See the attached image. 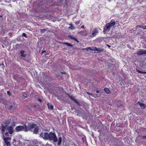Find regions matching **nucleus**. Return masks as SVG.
I'll return each instance as SVG.
<instances>
[{
    "label": "nucleus",
    "mask_w": 146,
    "mask_h": 146,
    "mask_svg": "<svg viewBox=\"0 0 146 146\" xmlns=\"http://www.w3.org/2000/svg\"><path fill=\"white\" fill-rule=\"evenodd\" d=\"M62 140V138L61 137H60L58 138V142L57 143V144L58 145H59L60 144V143H61Z\"/></svg>",
    "instance_id": "nucleus-17"
},
{
    "label": "nucleus",
    "mask_w": 146,
    "mask_h": 146,
    "mask_svg": "<svg viewBox=\"0 0 146 146\" xmlns=\"http://www.w3.org/2000/svg\"><path fill=\"white\" fill-rule=\"evenodd\" d=\"M142 29H146V26H143Z\"/></svg>",
    "instance_id": "nucleus-32"
},
{
    "label": "nucleus",
    "mask_w": 146,
    "mask_h": 146,
    "mask_svg": "<svg viewBox=\"0 0 146 146\" xmlns=\"http://www.w3.org/2000/svg\"><path fill=\"white\" fill-rule=\"evenodd\" d=\"M98 50H97V51H98L99 52H102L103 50L102 49H101L100 48H98Z\"/></svg>",
    "instance_id": "nucleus-27"
},
{
    "label": "nucleus",
    "mask_w": 146,
    "mask_h": 146,
    "mask_svg": "<svg viewBox=\"0 0 146 146\" xmlns=\"http://www.w3.org/2000/svg\"><path fill=\"white\" fill-rule=\"evenodd\" d=\"M1 64H0V66H1Z\"/></svg>",
    "instance_id": "nucleus-47"
},
{
    "label": "nucleus",
    "mask_w": 146,
    "mask_h": 146,
    "mask_svg": "<svg viewBox=\"0 0 146 146\" xmlns=\"http://www.w3.org/2000/svg\"><path fill=\"white\" fill-rule=\"evenodd\" d=\"M22 36L25 37V38L27 37V35L25 33H23Z\"/></svg>",
    "instance_id": "nucleus-26"
},
{
    "label": "nucleus",
    "mask_w": 146,
    "mask_h": 146,
    "mask_svg": "<svg viewBox=\"0 0 146 146\" xmlns=\"http://www.w3.org/2000/svg\"><path fill=\"white\" fill-rule=\"evenodd\" d=\"M39 78V79L41 81L44 80L42 79V78H43V73H42V74H40Z\"/></svg>",
    "instance_id": "nucleus-19"
},
{
    "label": "nucleus",
    "mask_w": 146,
    "mask_h": 146,
    "mask_svg": "<svg viewBox=\"0 0 146 146\" xmlns=\"http://www.w3.org/2000/svg\"><path fill=\"white\" fill-rule=\"evenodd\" d=\"M2 133L4 135L2 136L3 139L5 143L7 146H11L10 141H11V138L9 137V135H8L7 132L4 133V130L3 129L2 131Z\"/></svg>",
    "instance_id": "nucleus-4"
},
{
    "label": "nucleus",
    "mask_w": 146,
    "mask_h": 146,
    "mask_svg": "<svg viewBox=\"0 0 146 146\" xmlns=\"http://www.w3.org/2000/svg\"><path fill=\"white\" fill-rule=\"evenodd\" d=\"M82 140L83 142H84V137H82Z\"/></svg>",
    "instance_id": "nucleus-34"
},
{
    "label": "nucleus",
    "mask_w": 146,
    "mask_h": 146,
    "mask_svg": "<svg viewBox=\"0 0 146 146\" xmlns=\"http://www.w3.org/2000/svg\"><path fill=\"white\" fill-rule=\"evenodd\" d=\"M81 35L86 36L87 35V31H81L80 32Z\"/></svg>",
    "instance_id": "nucleus-13"
},
{
    "label": "nucleus",
    "mask_w": 146,
    "mask_h": 146,
    "mask_svg": "<svg viewBox=\"0 0 146 146\" xmlns=\"http://www.w3.org/2000/svg\"><path fill=\"white\" fill-rule=\"evenodd\" d=\"M96 92L97 93H100V91L97 90L96 91Z\"/></svg>",
    "instance_id": "nucleus-40"
},
{
    "label": "nucleus",
    "mask_w": 146,
    "mask_h": 146,
    "mask_svg": "<svg viewBox=\"0 0 146 146\" xmlns=\"http://www.w3.org/2000/svg\"><path fill=\"white\" fill-rule=\"evenodd\" d=\"M7 94L9 96H11V92L10 91H7Z\"/></svg>",
    "instance_id": "nucleus-25"
},
{
    "label": "nucleus",
    "mask_w": 146,
    "mask_h": 146,
    "mask_svg": "<svg viewBox=\"0 0 146 146\" xmlns=\"http://www.w3.org/2000/svg\"><path fill=\"white\" fill-rule=\"evenodd\" d=\"M69 98L72 100L74 101L75 103H76L78 105H80V103L78 102L77 100L76 99L74 98V97L73 96H69Z\"/></svg>",
    "instance_id": "nucleus-10"
},
{
    "label": "nucleus",
    "mask_w": 146,
    "mask_h": 146,
    "mask_svg": "<svg viewBox=\"0 0 146 146\" xmlns=\"http://www.w3.org/2000/svg\"><path fill=\"white\" fill-rule=\"evenodd\" d=\"M146 48V47H145V48Z\"/></svg>",
    "instance_id": "nucleus-46"
},
{
    "label": "nucleus",
    "mask_w": 146,
    "mask_h": 146,
    "mask_svg": "<svg viewBox=\"0 0 146 146\" xmlns=\"http://www.w3.org/2000/svg\"><path fill=\"white\" fill-rule=\"evenodd\" d=\"M107 45L108 46L109 48H110L111 47V46L109 45Z\"/></svg>",
    "instance_id": "nucleus-42"
},
{
    "label": "nucleus",
    "mask_w": 146,
    "mask_h": 146,
    "mask_svg": "<svg viewBox=\"0 0 146 146\" xmlns=\"http://www.w3.org/2000/svg\"><path fill=\"white\" fill-rule=\"evenodd\" d=\"M63 44H66L67 45V46H69L71 47H72L73 46V45H72L69 43L65 42L63 43Z\"/></svg>",
    "instance_id": "nucleus-20"
},
{
    "label": "nucleus",
    "mask_w": 146,
    "mask_h": 146,
    "mask_svg": "<svg viewBox=\"0 0 146 146\" xmlns=\"http://www.w3.org/2000/svg\"><path fill=\"white\" fill-rule=\"evenodd\" d=\"M104 90L106 93L107 94H110V91L107 88H104Z\"/></svg>",
    "instance_id": "nucleus-14"
},
{
    "label": "nucleus",
    "mask_w": 146,
    "mask_h": 146,
    "mask_svg": "<svg viewBox=\"0 0 146 146\" xmlns=\"http://www.w3.org/2000/svg\"><path fill=\"white\" fill-rule=\"evenodd\" d=\"M36 125L35 124L29 123L27 125L26 124H24L23 126H17L15 128V130L17 132L21 131L28 132V131L32 132Z\"/></svg>",
    "instance_id": "nucleus-2"
},
{
    "label": "nucleus",
    "mask_w": 146,
    "mask_h": 146,
    "mask_svg": "<svg viewBox=\"0 0 146 146\" xmlns=\"http://www.w3.org/2000/svg\"><path fill=\"white\" fill-rule=\"evenodd\" d=\"M75 23L77 25H78L79 24V23H80V21H76Z\"/></svg>",
    "instance_id": "nucleus-28"
},
{
    "label": "nucleus",
    "mask_w": 146,
    "mask_h": 146,
    "mask_svg": "<svg viewBox=\"0 0 146 146\" xmlns=\"http://www.w3.org/2000/svg\"><path fill=\"white\" fill-rule=\"evenodd\" d=\"M69 37L70 39L74 40L75 41H76L77 42H79L78 40L76 38L74 37H73L71 36H70Z\"/></svg>",
    "instance_id": "nucleus-16"
},
{
    "label": "nucleus",
    "mask_w": 146,
    "mask_h": 146,
    "mask_svg": "<svg viewBox=\"0 0 146 146\" xmlns=\"http://www.w3.org/2000/svg\"><path fill=\"white\" fill-rule=\"evenodd\" d=\"M34 128L33 133H35V134H37L39 131V128L37 126H36V125L35 127Z\"/></svg>",
    "instance_id": "nucleus-11"
},
{
    "label": "nucleus",
    "mask_w": 146,
    "mask_h": 146,
    "mask_svg": "<svg viewBox=\"0 0 146 146\" xmlns=\"http://www.w3.org/2000/svg\"><path fill=\"white\" fill-rule=\"evenodd\" d=\"M61 73L62 74H65V73H63V72H61Z\"/></svg>",
    "instance_id": "nucleus-45"
},
{
    "label": "nucleus",
    "mask_w": 146,
    "mask_h": 146,
    "mask_svg": "<svg viewBox=\"0 0 146 146\" xmlns=\"http://www.w3.org/2000/svg\"><path fill=\"white\" fill-rule=\"evenodd\" d=\"M88 50H92V48L91 47H88Z\"/></svg>",
    "instance_id": "nucleus-33"
},
{
    "label": "nucleus",
    "mask_w": 146,
    "mask_h": 146,
    "mask_svg": "<svg viewBox=\"0 0 146 146\" xmlns=\"http://www.w3.org/2000/svg\"><path fill=\"white\" fill-rule=\"evenodd\" d=\"M13 107V106L12 105H11L9 106V108L11 110V109H12Z\"/></svg>",
    "instance_id": "nucleus-31"
},
{
    "label": "nucleus",
    "mask_w": 146,
    "mask_h": 146,
    "mask_svg": "<svg viewBox=\"0 0 146 146\" xmlns=\"http://www.w3.org/2000/svg\"><path fill=\"white\" fill-rule=\"evenodd\" d=\"M38 100L40 102H41V100L40 99H38Z\"/></svg>",
    "instance_id": "nucleus-39"
},
{
    "label": "nucleus",
    "mask_w": 146,
    "mask_h": 146,
    "mask_svg": "<svg viewBox=\"0 0 146 146\" xmlns=\"http://www.w3.org/2000/svg\"><path fill=\"white\" fill-rule=\"evenodd\" d=\"M98 32V29L97 28H95L92 30V35L90 36L92 37L95 36Z\"/></svg>",
    "instance_id": "nucleus-7"
},
{
    "label": "nucleus",
    "mask_w": 146,
    "mask_h": 146,
    "mask_svg": "<svg viewBox=\"0 0 146 146\" xmlns=\"http://www.w3.org/2000/svg\"><path fill=\"white\" fill-rule=\"evenodd\" d=\"M25 52V51L24 50H21L20 53L21 54V56L23 57H25L26 56V55L25 54H24V53Z\"/></svg>",
    "instance_id": "nucleus-15"
},
{
    "label": "nucleus",
    "mask_w": 146,
    "mask_h": 146,
    "mask_svg": "<svg viewBox=\"0 0 146 146\" xmlns=\"http://www.w3.org/2000/svg\"><path fill=\"white\" fill-rule=\"evenodd\" d=\"M46 52V50H44V51H42V53H43L44 52Z\"/></svg>",
    "instance_id": "nucleus-43"
},
{
    "label": "nucleus",
    "mask_w": 146,
    "mask_h": 146,
    "mask_svg": "<svg viewBox=\"0 0 146 146\" xmlns=\"http://www.w3.org/2000/svg\"><path fill=\"white\" fill-rule=\"evenodd\" d=\"M137 104H138L140 106L141 108L142 109H144L146 108V105L145 104L142 103L139 101L137 102Z\"/></svg>",
    "instance_id": "nucleus-9"
},
{
    "label": "nucleus",
    "mask_w": 146,
    "mask_h": 146,
    "mask_svg": "<svg viewBox=\"0 0 146 146\" xmlns=\"http://www.w3.org/2000/svg\"><path fill=\"white\" fill-rule=\"evenodd\" d=\"M116 24V23L114 20H112L109 23H106L104 28L103 32L105 33L107 31H109L110 28L114 27Z\"/></svg>",
    "instance_id": "nucleus-3"
},
{
    "label": "nucleus",
    "mask_w": 146,
    "mask_h": 146,
    "mask_svg": "<svg viewBox=\"0 0 146 146\" xmlns=\"http://www.w3.org/2000/svg\"><path fill=\"white\" fill-rule=\"evenodd\" d=\"M43 78H42V80H44L46 79L48 77V76L45 74V73H43Z\"/></svg>",
    "instance_id": "nucleus-18"
},
{
    "label": "nucleus",
    "mask_w": 146,
    "mask_h": 146,
    "mask_svg": "<svg viewBox=\"0 0 146 146\" xmlns=\"http://www.w3.org/2000/svg\"><path fill=\"white\" fill-rule=\"evenodd\" d=\"M70 25H71L70 27H69V28L71 29H75V28L72 25V24H69Z\"/></svg>",
    "instance_id": "nucleus-22"
},
{
    "label": "nucleus",
    "mask_w": 146,
    "mask_h": 146,
    "mask_svg": "<svg viewBox=\"0 0 146 146\" xmlns=\"http://www.w3.org/2000/svg\"><path fill=\"white\" fill-rule=\"evenodd\" d=\"M98 50V48L96 47H93L92 48V51H97Z\"/></svg>",
    "instance_id": "nucleus-23"
},
{
    "label": "nucleus",
    "mask_w": 146,
    "mask_h": 146,
    "mask_svg": "<svg viewBox=\"0 0 146 146\" xmlns=\"http://www.w3.org/2000/svg\"><path fill=\"white\" fill-rule=\"evenodd\" d=\"M136 71L140 74H146V72H143L141 71L138 69H136Z\"/></svg>",
    "instance_id": "nucleus-21"
},
{
    "label": "nucleus",
    "mask_w": 146,
    "mask_h": 146,
    "mask_svg": "<svg viewBox=\"0 0 146 146\" xmlns=\"http://www.w3.org/2000/svg\"><path fill=\"white\" fill-rule=\"evenodd\" d=\"M117 27H121V25H120L119 24H118V25L117 26Z\"/></svg>",
    "instance_id": "nucleus-37"
},
{
    "label": "nucleus",
    "mask_w": 146,
    "mask_h": 146,
    "mask_svg": "<svg viewBox=\"0 0 146 146\" xmlns=\"http://www.w3.org/2000/svg\"><path fill=\"white\" fill-rule=\"evenodd\" d=\"M49 135L48 139L50 140H53L55 142L57 141V138L55 133L50 132L49 133Z\"/></svg>",
    "instance_id": "nucleus-5"
},
{
    "label": "nucleus",
    "mask_w": 146,
    "mask_h": 146,
    "mask_svg": "<svg viewBox=\"0 0 146 146\" xmlns=\"http://www.w3.org/2000/svg\"><path fill=\"white\" fill-rule=\"evenodd\" d=\"M9 35L10 36H11L12 35V34L11 33H9Z\"/></svg>",
    "instance_id": "nucleus-44"
},
{
    "label": "nucleus",
    "mask_w": 146,
    "mask_h": 146,
    "mask_svg": "<svg viewBox=\"0 0 146 146\" xmlns=\"http://www.w3.org/2000/svg\"><path fill=\"white\" fill-rule=\"evenodd\" d=\"M84 26L83 25L81 27V28L82 29H84Z\"/></svg>",
    "instance_id": "nucleus-38"
},
{
    "label": "nucleus",
    "mask_w": 146,
    "mask_h": 146,
    "mask_svg": "<svg viewBox=\"0 0 146 146\" xmlns=\"http://www.w3.org/2000/svg\"><path fill=\"white\" fill-rule=\"evenodd\" d=\"M46 30L45 29H40V32L41 33H43L45 32Z\"/></svg>",
    "instance_id": "nucleus-24"
},
{
    "label": "nucleus",
    "mask_w": 146,
    "mask_h": 146,
    "mask_svg": "<svg viewBox=\"0 0 146 146\" xmlns=\"http://www.w3.org/2000/svg\"><path fill=\"white\" fill-rule=\"evenodd\" d=\"M47 105L49 110H52L53 109L54 107L51 104L48 103L47 104Z\"/></svg>",
    "instance_id": "nucleus-12"
},
{
    "label": "nucleus",
    "mask_w": 146,
    "mask_h": 146,
    "mask_svg": "<svg viewBox=\"0 0 146 146\" xmlns=\"http://www.w3.org/2000/svg\"><path fill=\"white\" fill-rule=\"evenodd\" d=\"M11 120H5L3 123V124H1V126L0 127V131L2 135H4L2 133V131L3 129L4 130V133L7 132L9 134L11 135L14 132V129L13 127L11 126H9L8 125L11 123Z\"/></svg>",
    "instance_id": "nucleus-1"
},
{
    "label": "nucleus",
    "mask_w": 146,
    "mask_h": 146,
    "mask_svg": "<svg viewBox=\"0 0 146 146\" xmlns=\"http://www.w3.org/2000/svg\"><path fill=\"white\" fill-rule=\"evenodd\" d=\"M84 50H86L87 51H88V47L86 48H84Z\"/></svg>",
    "instance_id": "nucleus-36"
},
{
    "label": "nucleus",
    "mask_w": 146,
    "mask_h": 146,
    "mask_svg": "<svg viewBox=\"0 0 146 146\" xmlns=\"http://www.w3.org/2000/svg\"><path fill=\"white\" fill-rule=\"evenodd\" d=\"M142 139H145V138H146V136H142L141 137Z\"/></svg>",
    "instance_id": "nucleus-30"
},
{
    "label": "nucleus",
    "mask_w": 146,
    "mask_h": 146,
    "mask_svg": "<svg viewBox=\"0 0 146 146\" xmlns=\"http://www.w3.org/2000/svg\"><path fill=\"white\" fill-rule=\"evenodd\" d=\"M56 76L58 79H60V78H62V77H61V76H60L57 75Z\"/></svg>",
    "instance_id": "nucleus-29"
},
{
    "label": "nucleus",
    "mask_w": 146,
    "mask_h": 146,
    "mask_svg": "<svg viewBox=\"0 0 146 146\" xmlns=\"http://www.w3.org/2000/svg\"><path fill=\"white\" fill-rule=\"evenodd\" d=\"M87 93L89 95H92V94H89V92H87Z\"/></svg>",
    "instance_id": "nucleus-41"
},
{
    "label": "nucleus",
    "mask_w": 146,
    "mask_h": 146,
    "mask_svg": "<svg viewBox=\"0 0 146 146\" xmlns=\"http://www.w3.org/2000/svg\"><path fill=\"white\" fill-rule=\"evenodd\" d=\"M49 135V134L47 133H43V132H42L40 134V136L44 139L46 140L48 139Z\"/></svg>",
    "instance_id": "nucleus-6"
},
{
    "label": "nucleus",
    "mask_w": 146,
    "mask_h": 146,
    "mask_svg": "<svg viewBox=\"0 0 146 146\" xmlns=\"http://www.w3.org/2000/svg\"><path fill=\"white\" fill-rule=\"evenodd\" d=\"M138 26V27H139L142 29L143 26H141V25H139V26Z\"/></svg>",
    "instance_id": "nucleus-35"
},
{
    "label": "nucleus",
    "mask_w": 146,
    "mask_h": 146,
    "mask_svg": "<svg viewBox=\"0 0 146 146\" xmlns=\"http://www.w3.org/2000/svg\"><path fill=\"white\" fill-rule=\"evenodd\" d=\"M137 54L138 55L146 54V50H141L137 52Z\"/></svg>",
    "instance_id": "nucleus-8"
}]
</instances>
